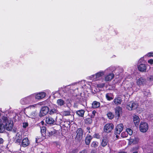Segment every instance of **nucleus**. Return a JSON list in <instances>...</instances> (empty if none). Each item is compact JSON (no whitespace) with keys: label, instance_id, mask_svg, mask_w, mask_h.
Listing matches in <instances>:
<instances>
[{"label":"nucleus","instance_id":"f257e3e1","mask_svg":"<svg viewBox=\"0 0 153 153\" xmlns=\"http://www.w3.org/2000/svg\"><path fill=\"white\" fill-rule=\"evenodd\" d=\"M1 118L2 120V124L4 125L5 129L7 131L12 130L13 126V121L4 116H2Z\"/></svg>","mask_w":153,"mask_h":153},{"label":"nucleus","instance_id":"f03ea898","mask_svg":"<svg viewBox=\"0 0 153 153\" xmlns=\"http://www.w3.org/2000/svg\"><path fill=\"white\" fill-rule=\"evenodd\" d=\"M138 104L134 101H131L128 102L126 105V108L129 110L131 111L137 108V112L140 113L143 111V109L141 108L139 110V108H138Z\"/></svg>","mask_w":153,"mask_h":153},{"label":"nucleus","instance_id":"7ed1b4c3","mask_svg":"<svg viewBox=\"0 0 153 153\" xmlns=\"http://www.w3.org/2000/svg\"><path fill=\"white\" fill-rule=\"evenodd\" d=\"M105 74L104 71H100L95 74L92 75L88 77V78L94 81H96L99 80L101 77L103 76Z\"/></svg>","mask_w":153,"mask_h":153},{"label":"nucleus","instance_id":"20e7f679","mask_svg":"<svg viewBox=\"0 0 153 153\" xmlns=\"http://www.w3.org/2000/svg\"><path fill=\"white\" fill-rule=\"evenodd\" d=\"M33 95H30L20 100V103L23 105H26L30 103L33 101Z\"/></svg>","mask_w":153,"mask_h":153},{"label":"nucleus","instance_id":"39448f33","mask_svg":"<svg viewBox=\"0 0 153 153\" xmlns=\"http://www.w3.org/2000/svg\"><path fill=\"white\" fill-rule=\"evenodd\" d=\"M126 86H125L126 88H127L128 90L129 91V94H132L133 91L134 90V84L133 82H126Z\"/></svg>","mask_w":153,"mask_h":153},{"label":"nucleus","instance_id":"423d86ee","mask_svg":"<svg viewBox=\"0 0 153 153\" xmlns=\"http://www.w3.org/2000/svg\"><path fill=\"white\" fill-rule=\"evenodd\" d=\"M139 128L141 132H146L148 129V125L145 122H141L140 123Z\"/></svg>","mask_w":153,"mask_h":153},{"label":"nucleus","instance_id":"0eeeda50","mask_svg":"<svg viewBox=\"0 0 153 153\" xmlns=\"http://www.w3.org/2000/svg\"><path fill=\"white\" fill-rule=\"evenodd\" d=\"M114 128V126L112 123H107L104 127V131L106 133L110 132Z\"/></svg>","mask_w":153,"mask_h":153},{"label":"nucleus","instance_id":"6e6552de","mask_svg":"<svg viewBox=\"0 0 153 153\" xmlns=\"http://www.w3.org/2000/svg\"><path fill=\"white\" fill-rule=\"evenodd\" d=\"M31 95H33V100L34 97L36 99L39 100L44 98L45 97L46 94L45 92H43L34 94Z\"/></svg>","mask_w":153,"mask_h":153},{"label":"nucleus","instance_id":"1a4fd4ad","mask_svg":"<svg viewBox=\"0 0 153 153\" xmlns=\"http://www.w3.org/2000/svg\"><path fill=\"white\" fill-rule=\"evenodd\" d=\"M76 133V139L77 140H80L83 137V132L81 128H79L77 129Z\"/></svg>","mask_w":153,"mask_h":153},{"label":"nucleus","instance_id":"9d476101","mask_svg":"<svg viewBox=\"0 0 153 153\" xmlns=\"http://www.w3.org/2000/svg\"><path fill=\"white\" fill-rule=\"evenodd\" d=\"M49 108L47 107H42L40 110L39 113V116L42 117L45 115L49 111Z\"/></svg>","mask_w":153,"mask_h":153},{"label":"nucleus","instance_id":"9b49d317","mask_svg":"<svg viewBox=\"0 0 153 153\" xmlns=\"http://www.w3.org/2000/svg\"><path fill=\"white\" fill-rule=\"evenodd\" d=\"M123 126L122 124L117 125L115 128V134H119L123 130Z\"/></svg>","mask_w":153,"mask_h":153},{"label":"nucleus","instance_id":"f8f14e48","mask_svg":"<svg viewBox=\"0 0 153 153\" xmlns=\"http://www.w3.org/2000/svg\"><path fill=\"white\" fill-rule=\"evenodd\" d=\"M45 121L46 123L49 124H55L56 121L55 120L51 117H48L46 118Z\"/></svg>","mask_w":153,"mask_h":153},{"label":"nucleus","instance_id":"ddd939ff","mask_svg":"<svg viewBox=\"0 0 153 153\" xmlns=\"http://www.w3.org/2000/svg\"><path fill=\"white\" fill-rule=\"evenodd\" d=\"M52 107L51 108L49 112V114L51 115H52L54 114L58 113V111L55 108L56 107V105H52Z\"/></svg>","mask_w":153,"mask_h":153},{"label":"nucleus","instance_id":"4468645a","mask_svg":"<svg viewBox=\"0 0 153 153\" xmlns=\"http://www.w3.org/2000/svg\"><path fill=\"white\" fill-rule=\"evenodd\" d=\"M139 141V139L137 137H134V138L132 137L129 140V142L131 143H133V144H136L138 143Z\"/></svg>","mask_w":153,"mask_h":153},{"label":"nucleus","instance_id":"2eb2a0df","mask_svg":"<svg viewBox=\"0 0 153 153\" xmlns=\"http://www.w3.org/2000/svg\"><path fill=\"white\" fill-rule=\"evenodd\" d=\"M22 139V137L21 133H17L15 137V140L16 142L18 143H20Z\"/></svg>","mask_w":153,"mask_h":153},{"label":"nucleus","instance_id":"dca6fc26","mask_svg":"<svg viewBox=\"0 0 153 153\" xmlns=\"http://www.w3.org/2000/svg\"><path fill=\"white\" fill-rule=\"evenodd\" d=\"M115 111L116 115L119 117L122 114V110L121 108L120 107H117L115 108Z\"/></svg>","mask_w":153,"mask_h":153},{"label":"nucleus","instance_id":"f3484780","mask_svg":"<svg viewBox=\"0 0 153 153\" xmlns=\"http://www.w3.org/2000/svg\"><path fill=\"white\" fill-rule=\"evenodd\" d=\"M138 70L142 72H145L146 69V65L143 64H141L138 66Z\"/></svg>","mask_w":153,"mask_h":153},{"label":"nucleus","instance_id":"a211bd4d","mask_svg":"<svg viewBox=\"0 0 153 153\" xmlns=\"http://www.w3.org/2000/svg\"><path fill=\"white\" fill-rule=\"evenodd\" d=\"M108 140L107 137H103L102 139L101 145L102 147L105 146L108 143Z\"/></svg>","mask_w":153,"mask_h":153},{"label":"nucleus","instance_id":"6ab92c4d","mask_svg":"<svg viewBox=\"0 0 153 153\" xmlns=\"http://www.w3.org/2000/svg\"><path fill=\"white\" fill-rule=\"evenodd\" d=\"M122 100L120 97H118L115 98L112 104L114 105H119L121 103Z\"/></svg>","mask_w":153,"mask_h":153},{"label":"nucleus","instance_id":"aec40b11","mask_svg":"<svg viewBox=\"0 0 153 153\" xmlns=\"http://www.w3.org/2000/svg\"><path fill=\"white\" fill-rule=\"evenodd\" d=\"M114 75L113 74H110L105 77V80L106 81H111L114 77Z\"/></svg>","mask_w":153,"mask_h":153},{"label":"nucleus","instance_id":"412c9836","mask_svg":"<svg viewBox=\"0 0 153 153\" xmlns=\"http://www.w3.org/2000/svg\"><path fill=\"white\" fill-rule=\"evenodd\" d=\"M29 144L28 140L27 137L24 138L22 141V145L23 147H26Z\"/></svg>","mask_w":153,"mask_h":153},{"label":"nucleus","instance_id":"4be33fe9","mask_svg":"<svg viewBox=\"0 0 153 153\" xmlns=\"http://www.w3.org/2000/svg\"><path fill=\"white\" fill-rule=\"evenodd\" d=\"M92 137L90 135H87L85 139V143L87 145H88L90 144L91 141L92 139Z\"/></svg>","mask_w":153,"mask_h":153},{"label":"nucleus","instance_id":"5701e85b","mask_svg":"<svg viewBox=\"0 0 153 153\" xmlns=\"http://www.w3.org/2000/svg\"><path fill=\"white\" fill-rule=\"evenodd\" d=\"M145 79L142 78H140L137 80V84L138 85H141L145 83Z\"/></svg>","mask_w":153,"mask_h":153},{"label":"nucleus","instance_id":"b1692460","mask_svg":"<svg viewBox=\"0 0 153 153\" xmlns=\"http://www.w3.org/2000/svg\"><path fill=\"white\" fill-rule=\"evenodd\" d=\"M133 120L134 123L136 124L139 123L140 119L138 116L134 115L133 116Z\"/></svg>","mask_w":153,"mask_h":153},{"label":"nucleus","instance_id":"393cba45","mask_svg":"<svg viewBox=\"0 0 153 153\" xmlns=\"http://www.w3.org/2000/svg\"><path fill=\"white\" fill-rule=\"evenodd\" d=\"M92 107L93 108H96L99 107L100 105V103L96 101H94L92 103Z\"/></svg>","mask_w":153,"mask_h":153},{"label":"nucleus","instance_id":"a878e982","mask_svg":"<svg viewBox=\"0 0 153 153\" xmlns=\"http://www.w3.org/2000/svg\"><path fill=\"white\" fill-rule=\"evenodd\" d=\"M106 97L108 100H111L114 98V96L113 94L111 93H107L106 94Z\"/></svg>","mask_w":153,"mask_h":153},{"label":"nucleus","instance_id":"bb28decb","mask_svg":"<svg viewBox=\"0 0 153 153\" xmlns=\"http://www.w3.org/2000/svg\"><path fill=\"white\" fill-rule=\"evenodd\" d=\"M56 103L58 105L62 106L64 105L65 102L63 100L61 99H59L57 100Z\"/></svg>","mask_w":153,"mask_h":153},{"label":"nucleus","instance_id":"cd10ccee","mask_svg":"<svg viewBox=\"0 0 153 153\" xmlns=\"http://www.w3.org/2000/svg\"><path fill=\"white\" fill-rule=\"evenodd\" d=\"M77 114L79 116L83 117L85 113V111L83 110L78 111L76 112Z\"/></svg>","mask_w":153,"mask_h":153},{"label":"nucleus","instance_id":"c85d7f7f","mask_svg":"<svg viewBox=\"0 0 153 153\" xmlns=\"http://www.w3.org/2000/svg\"><path fill=\"white\" fill-rule=\"evenodd\" d=\"M99 143L97 141H94L92 142L91 144V146L94 148H96L98 146Z\"/></svg>","mask_w":153,"mask_h":153},{"label":"nucleus","instance_id":"c756f323","mask_svg":"<svg viewBox=\"0 0 153 153\" xmlns=\"http://www.w3.org/2000/svg\"><path fill=\"white\" fill-rule=\"evenodd\" d=\"M63 116H67L70 115V112L69 111H64L62 112Z\"/></svg>","mask_w":153,"mask_h":153},{"label":"nucleus","instance_id":"7c9ffc66","mask_svg":"<svg viewBox=\"0 0 153 153\" xmlns=\"http://www.w3.org/2000/svg\"><path fill=\"white\" fill-rule=\"evenodd\" d=\"M108 118L110 119H112L114 117V115L111 112H109L107 114Z\"/></svg>","mask_w":153,"mask_h":153},{"label":"nucleus","instance_id":"2f4dec72","mask_svg":"<svg viewBox=\"0 0 153 153\" xmlns=\"http://www.w3.org/2000/svg\"><path fill=\"white\" fill-rule=\"evenodd\" d=\"M85 122L86 124H90L92 122V120L91 118H87L85 120Z\"/></svg>","mask_w":153,"mask_h":153},{"label":"nucleus","instance_id":"473e14b6","mask_svg":"<svg viewBox=\"0 0 153 153\" xmlns=\"http://www.w3.org/2000/svg\"><path fill=\"white\" fill-rule=\"evenodd\" d=\"M46 128L44 126H42L41 128V132L42 135H44L46 132Z\"/></svg>","mask_w":153,"mask_h":153},{"label":"nucleus","instance_id":"72a5a7b5","mask_svg":"<svg viewBox=\"0 0 153 153\" xmlns=\"http://www.w3.org/2000/svg\"><path fill=\"white\" fill-rule=\"evenodd\" d=\"M126 132L130 135H131L133 133L132 130L131 129L129 128H127L126 129Z\"/></svg>","mask_w":153,"mask_h":153},{"label":"nucleus","instance_id":"f704fd0d","mask_svg":"<svg viewBox=\"0 0 153 153\" xmlns=\"http://www.w3.org/2000/svg\"><path fill=\"white\" fill-rule=\"evenodd\" d=\"M146 56H144L143 57L141 58L138 61V62L139 63H140L143 62L144 61V59L146 58Z\"/></svg>","mask_w":153,"mask_h":153},{"label":"nucleus","instance_id":"c9c22d12","mask_svg":"<svg viewBox=\"0 0 153 153\" xmlns=\"http://www.w3.org/2000/svg\"><path fill=\"white\" fill-rule=\"evenodd\" d=\"M146 57L148 56V57H153V53L149 52L147 53L145 55Z\"/></svg>","mask_w":153,"mask_h":153},{"label":"nucleus","instance_id":"e433bc0d","mask_svg":"<svg viewBox=\"0 0 153 153\" xmlns=\"http://www.w3.org/2000/svg\"><path fill=\"white\" fill-rule=\"evenodd\" d=\"M127 134L126 131L123 132L121 134V136L123 137H126L127 136Z\"/></svg>","mask_w":153,"mask_h":153},{"label":"nucleus","instance_id":"4c0bfd02","mask_svg":"<svg viewBox=\"0 0 153 153\" xmlns=\"http://www.w3.org/2000/svg\"><path fill=\"white\" fill-rule=\"evenodd\" d=\"M94 137L97 139H99L100 138V136L98 134H95L94 135Z\"/></svg>","mask_w":153,"mask_h":153},{"label":"nucleus","instance_id":"58836bf2","mask_svg":"<svg viewBox=\"0 0 153 153\" xmlns=\"http://www.w3.org/2000/svg\"><path fill=\"white\" fill-rule=\"evenodd\" d=\"M148 63L152 65L153 64V59H150L149 60H148Z\"/></svg>","mask_w":153,"mask_h":153},{"label":"nucleus","instance_id":"ea45409f","mask_svg":"<svg viewBox=\"0 0 153 153\" xmlns=\"http://www.w3.org/2000/svg\"><path fill=\"white\" fill-rule=\"evenodd\" d=\"M144 94L146 96H149L150 95L149 90H147L146 91H145L144 92Z\"/></svg>","mask_w":153,"mask_h":153},{"label":"nucleus","instance_id":"a19ab883","mask_svg":"<svg viewBox=\"0 0 153 153\" xmlns=\"http://www.w3.org/2000/svg\"><path fill=\"white\" fill-rule=\"evenodd\" d=\"M28 126V123L27 122H25L23 123L22 126L24 128H26Z\"/></svg>","mask_w":153,"mask_h":153},{"label":"nucleus","instance_id":"79ce46f5","mask_svg":"<svg viewBox=\"0 0 153 153\" xmlns=\"http://www.w3.org/2000/svg\"><path fill=\"white\" fill-rule=\"evenodd\" d=\"M104 85L105 84L104 83H101L97 85V86L99 88H102L103 87Z\"/></svg>","mask_w":153,"mask_h":153},{"label":"nucleus","instance_id":"37998d69","mask_svg":"<svg viewBox=\"0 0 153 153\" xmlns=\"http://www.w3.org/2000/svg\"><path fill=\"white\" fill-rule=\"evenodd\" d=\"M36 104L32 105H31L29 106L28 107V108H35L36 107Z\"/></svg>","mask_w":153,"mask_h":153},{"label":"nucleus","instance_id":"c03bdc74","mask_svg":"<svg viewBox=\"0 0 153 153\" xmlns=\"http://www.w3.org/2000/svg\"><path fill=\"white\" fill-rule=\"evenodd\" d=\"M4 142V140L2 138L0 137V144H2Z\"/></svg>","mask_w":153,"mask_h":153},{"label":"nucleus","instance_id":"a18cd8bd","mask_svg":"<svg viewBox=\"0 0 153 153\" xmlns=\"http://www.w3.org/2000/svg\"><path fill=\"white\" fill-rule=\"evenodd\" d=\"M79 153H87V152L85 150H83L80 152Z\"/></svg>","mask_w":153,"mask_h":153},{"label":"nucleus","instance_id":"49530a36","mask_svg":"<svg viewBox=\"0 0 153 153\" xmlns=\"http://www.w3.org/2000/svg\"><path fill=\"white\" fill-rule=\"evenodd\" d=\"M36 112H34L33 114V117H35V116Z\"/></svg>","mask_w":153,"mask_h":153},{"label":"nucleus","instance_id":"de8ad7c7","mask_svg":"<svg viewBox=\"0 0 153 153\" xmlns=\"http://www.w3.org/2000/svg\"><path fill=\"white\" fill-rule=\"evenodd\" d=\"M96 112L95 111H93V114L94 115Z\"/></svg>","mask_w":153,"mask_h":153},{"label":"nucleus","instance_id":"09e8293b","mask_svg":"<svg viewBox=\"0 0 153 153\" xmlns=\"http://www.w3.org/2000/svg\"><path fill=\"white\" fill-rule=\"evenodd\" d=\"M41 123L42 125H43V124L44 123V122L43 121H42L41 122Z\"/></svg>","mask_w":153,"mask_h":153},{"label":"nucleus","instance_id":"8fccbe9b","mask_svg":"<svg viewBox=\"0 0 153 153\" xmlns=\"http://www.w3.org/2000/svg\"><path fill=\"white\" fill-rule=\"evenodd\" d=\"M13 131L14 132H16V129H13Z\"/></svg>","mask_w":153,"mask_h":153},{"label":"nucleus","instance_id":"3c124183","mask_svg":"<svg viewBox=\"0 0 153 153\" xmlns=\"http://www.w3.org/2000/svg\"><path fill=\"white\" fill-rule=\"evenodd\" d=\"M138 153L137 152H133V153Z\"/></svg>","mask_w":153,"mask_h":153},{"label":"nucleus","instance_id":"603ef678","mask_svg":"<svg viewBox=\"0 0 153 153\" xmlns=\"http://www.w3.org/2000/svg\"><path fill=\"white\" fill-rule=\"evenodd\" d=\"M116 137H117H117H118V136H117V135H116Z\"/></svg>","mask_w":153,"mask_h":153},{"label":"nucleus","instance_id":"864d4df0","mask_svg":"<svg viewBox=\"0 0 153 153\" xmlns=\"http://www.w3.org/2000/svg\"><path fill=\"white\" fill-rule=\"evenodd\" d=\"M93 152V151H91V153H92V152Z\"/></svg>","mask_w":153,"mask_h":153},{"label":"nucleus","instance_id":"5fc2aeb1","mask_svg":"<svg viewBox=\"0 0 153 153\" xmlns=\"http://www.w3.org/2000/svg\"><path fill=\"white\" fill-rule=\"evenodd\" d=\"M37 139H36V142H37Z\"/></svg>","mask_w":153,"mask_h":153},{"label":"nucleus","instance_id":"6e6d98bb","mask_svg":"<svg viewBox=\"0 0 153 153\" xmlns=\"http://www.w3.org/2000/svg\"><path fill=\"white\" fill-rule=\"evenodd\" d=\"M0 153H1V152H0Z\"/></svg>","mask_w":153,"mask_h":153}]
</instances>
